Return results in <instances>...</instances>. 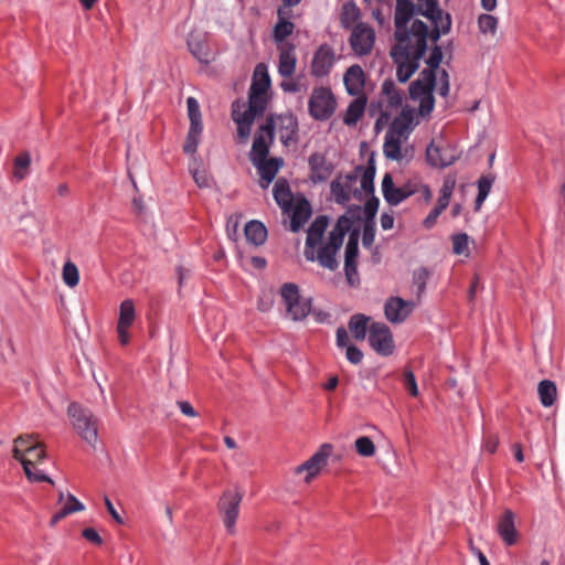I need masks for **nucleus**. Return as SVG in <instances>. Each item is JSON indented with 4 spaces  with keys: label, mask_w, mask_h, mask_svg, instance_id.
<instances>
[{
    "label": "nucleus",
    "mask_w": 565,
    "mask_h": 565,
    "mask_svg": "<svg viewBox=\"0 0 565 565\" xmlns=\"http://www.w3.org/2000/svg\"><path fill=\"white\" fill-rule=\"evenodd\" d=\"M394 24L396 43L390 54L397 79L406 83L419 67L427 40L437 42L450 32L451 17L444 13L437 0H396Z\"/></svg>",
    "instance_id": "f257e3e1"
},
{
    "label": "nucleus",
    "mask_w": 565,
    "mask_h": 565,
    "mask_svg": "<svg viewBox=\"0 0 565 565\" xmlns=\"http://www.w3.org/2000/svg\"><path fill=\"white\" fill-rule=\"evenodd\" d=\"M414 115L415 110L413 108L404 107L401 114L392 121L383 145V152L387 159L395 161L403 159L402 143L408 139L414 128Z\"/></svg>",
    "instance_id": "f03ea898"
},
{
    "label": "nucleus",
    "mask_w": 565,
    "mask_h": 565,
    "mask_svg": "<svg viewBox=\"0 0 565 565\" xmlns=\"http://www.w3.org/2000/svg\"><path fill=\"white\" fill-rule=\"evenodd\" d=\"M351 222L348 217L341 216L334 228L329 234L328 243L321 246L317 253L318 263L330 270H335L339 266L337 253L343 244L345 233L350 230Z\"/></svg>",
    "instance_id": "7ed1b4c3"
},
{
    "label": "nucleus",
    "mask_w": 565,
    "mask_h": 565,
    "mask_svg": "<svg viewBox=\"0 0 565 565\" xmlns=\"http://www.w3.org/2000/svg\"><path fill=\"white\" fill-rule=\"evenodd\" d=\"M67 414L72 418V425L77 434L87 444L95 446L97 441V423L88 408L82 407L78 403H71Z\"/></svg>",
    "instance_id": "20e7f679"
},
{
    "label": "nucleus",
    "mask_w": 565,
    "mask_h": 565,
    "mask_svg": "<svg viewBox=\"0 0 565 565\" xmlns=\"http://www.w3.org/2000/svg\"><path fill=\"white\" fill-rule=\"evenodd\" d=\"M279 294L288 318L300 321L308 317L311 311V301L301 298L299 287L296 284L285 282L280 287Z\"/></svg>",
    "instance_id": "39448f33"
},
{
    "label": "nucleus",
    "mask_w": 565,
    "mask_h": 565,
    "mask_svg": "<svg viewBox=\"0 0 565 565\" xmlns=\"http://www.w3.org/2000/svg\"><path fill=\"white\" fill-rule=\"evenodd\" d=\"M337 109V100L329 87L319 86L312 89L308 100L309 115L319 121L329 119Z\"/></svg>",
    "instance_id": "423d86ee"
},
{
    "label": "nucleus",
    "mask_w": 565,
    "mask_h": 565,
    "mask_svg": "<svg viewBox=\"0 0 565 565\" xmlns=\"http://www.w3.org/2000/svg\"><path fill=\"white\" fill-rule=\"evenodd\" d=\"M403 103V92L398 89L392 79H385L382 84L381 96L379 100L380 116L376 119L375 128L387 124L392 114L396 111Z\"/></svg>",
    "instance_id": "0eeeda50"
},
{
    "label": "nucleus",
    "mask_w": 565,
    "mask_h": 565,
    "mask_svg": "<svg viewBox=\"0 0 565 565\" xmlns=\"http://www.w3.org/2000/svg\"><path fill=\"white\" fill-rule=\"evenodd\" d=\"M243 492L238 489H227L217 502V510L228 533L235 532V523L239 514Z\"/></svg>",
    "instance_id": "6e6552de"
},
{
    "label": "nucleus",
    "mask_w": 565,
    "mask_h": 565,
    "mask_svg": "<svg viewBox=\"0 0 565 565\" xmlns=\"http://www.w3.org/2000/svg\"><path fill=\"white\" fill-rule=\"evenodd\" d=\"M188 117L190 120V127L188 130L186 139L183 145V151L186 154H194L201 141V135L203 131L202 114L200 104L194 97H188L186 99Z\"/></svg>",
    "instance_id": "1a4fd4ad"
},
{
    "label": "nucleus",
    "mask_w": 565,
    "mask_h": 565,
    "mask_svg": "<svg viewBox=\"0 0 565 565\" xmlns=\"http://www.w3.org/2000/svg\"><path fill=\"white\" fill-rule=\"evenodd\" d=\"M459 158L458 150L444 141L433 140L426 149L427 162L435 168H445Z\"/></svg>",
    "instance_id": "9d476101"
},
{
    "label": "nucleus",
    "mask_w": 565,
    "mask_h": 565,
    "mask_svg": "<svg viewBox=\"0 0 565 565\" xmlns=\"http://www.w3.org/2000/svg\"><path fill=\"white\" fill-rule=\"evenodd\" d=\"M415 186V180L407 181L403 185L396 186L390 173H385L382 180L383 196L390 205L394 206L416 194Z\"/></svg>",
    "instance_id": "9b49d317"
},
{
    "label": "nucleus",
    "mask_w": 565,
    "mask_h": 565,
    "mask_svg": "<svg viewBox=\"0 0 565 565\" xmlns=\"http://www.w3.org/2000/svg\"><path fill=\"white\" fill-rule=\"evenodd\" d=\"M369 342L374 351L387 356L394 351V341L390 328L383 322H373L369 328Z\"/></svg>",
    "instance_id": "f8f14e48"
},
{
    "label": "nucleus",
    "mask_w": 565,
    "mask_h": 565,
    "mask_svg": "<svg viewBox=\"0 0 565 565\" xmlns=\"http://www.w3.org/2000/svg\"><path fill=\"white\" fill-rule=\"evenodd\" d=\"M331 451L332 446L330 444H323L320 449L315 452L308 460L296 467L295 473L300 475L306 472L305 482L310 483L311 480L317 477L322 468L327 465Z\"/></svg>",
    "instance_id": "ddd939ff"
},
{
    "label": "nucleus",
    "mask_w": 565,
    "mask_h": 565,
    "mask_svg": "<svg viewBox=\"0 0 565 565\" xmlns=\"http://www.w3.org/2000/svg\"><path fill=\"white\" fill-rule=\"evenodd\" d=\"M375 42V31L366 23H358L351 32L350 44L353 52L360 56L369 54Z\"/></svg>",
    "instance_id": "4468645a"
},
{
    "label": "nucleus",
    "mask_w": 565,
    "mask_h": 565,
    "mask_svg": "<svg viewBox=\"0 0 565 565\" xmlns=\"http://www.w3.org/2000/svg\"><path fill=\"white\" fill-rule=\"evenodd\" d=\"M416 302L404 300L401 297H390L384 305L385 318L395 324L403 323L413 312Z\"/></svg>",
    "instance_id": "2eb2a0df"
},
{
    "label": "nucleus",
    "mask_w": 565,
    "mask_h": 565,
    "mask_svg": "<svg viewBox=\"0 0 565 565\" xmlns=\"http://www.w3.org/2000/svg\"><path fill=\"white\" fill-rule=\"evenodd\" d=\"M136 319L135 303L131 299H126L120 303L119 317L117 322V333L121 345H127L130 341L129 328Z\"/></svg>",
    "instance_id": "dca6fc26"
},
{
    "label": "nucleus",
    "mask_w": 565,
    "mask_h": 565,
    "mask_svg": "<svg viewBox=\"0 0 565 565\" xmlns=\"http://www.w3.org/2000/svg\"><path fill=\"white\" fill-rule=\"evenodd\" d=\"M274 128L275 124L273 119H268L267 122L260 126L259 131L256 134L252 151H250V160L253 163L258 160H265L268 156V145L265 137H268L269 140L274 137Z\"/></svg>",
    "instance_id": "f3484780"
},
{
    "label": "nucleus",
    "mask_w": 565,
    "mask_h": 565,
    "mask_svg": "<svg viewBox=\"0 0 565 565\" xmlns=\"http://www.w3.org/2000/svg\"><path fill=\"white\" fill-rule=\"evenodd\" d=\"M334 63V52L327 45H320L316 51L311 64V72L316 77H322L329 74Z\"/></svg>",
    "instance_id": "a211bd4d"
},
{
    "label": "nucleus",
    "mask_w": 565,
    "mask_h": 565,
    "mask_svg": "<svg viewBox=\"0 0 565 565\" xmlns=\"http://www.w3.org/2000/svg\"><path fill=\"white\" fill-rule=\"evenodd\" d=\"M356 180L355 174H347L344 177L340 175L331 182V194L337 203L344 204L350 201Z\"/></svg>",
    "instance_id": "6ab92c4d"
},
{
    "label": "nucleus",
    "mask_w": 565,
    "mask_h": 565,
    "mask_svg": "<svg viewBox=\"0 0 565 565\" xmlns=\"http://www.w3.org/2000/svg\"><path fill=\"white\" fill-rule=\"evenodd\" d=\"M436 74L433 70H423L419 77L409 85V96L413 100L434 92Z\"/></svg>",
    "instance_id": "aec40b11"
},
{
    "label": "nucleus",
    "mask_w": 565,
    "mask_h": 565,
    "mask_svg": "<svg viewBox=\"0 0 565 565\" xmlns=\"http://www.w3.org/2000/svg\"><path fill=\"white\" fill-rule=\"evenodd\" d=\"M309 167L311 171L310 179L315 182H323L328 180L333 172V164L329 162L321 153H312L309 157Z\"/></svg>",
    "instance_id": "412c9836"
},
{
    "label": "nucleus",
    "mask_w": 565,
    "mask_h": 565,
    "mask_svg": "<svg viewBox=\"0 0 565 565\" xmlns=\"http://www.w3.org/2000/svg\"><path fill=\"white\" fill-rule=\"evenodd\" d=\"M347 92L352 96L364 95L365 74L360 65L350 66L343 76Z\"/></svg>",
    "instance_id": "4be33fe9"
},
{
    "label": "nucleus",
    "mask_w": 565,
    "mask_h": 565,
    "mask_svg": "<svg viewBox=\"0 0 565 565\" xmlns=\"http://www.w3.org/2000/svg\"><path fill=\"white\" fill-rule=\"evenodd\" d=\"M514 513L511 510H505L499 519L497 531L502 541L511 546L518 541L519 533L515 529Z\"/></svg>",
    "instance_id": "5701e85b"
},
{
    "label": "nucleus",
    "mask_w": 565,
    "mask_h": 565,
    "mask_svg": "<svg viewBox=\"0 0 565 565\" xmlns=\"http://www.w3.org/2000/svg\"><path fill=\"white\" fill-rule=\"evenodd\" d=\"M297 65V57L295 46L290 43H285L279 47L278 73L284 78H289L294 75Z\"/></svg>",
    "instance_id": "b1692460"
},
{
    "label": "nucleus",
    "mask_w": 565,
    "mask_h": 565,
    "mask_svg": "<svg viewBox=\"0 0 565 565\" xmlns=\"http://www.w3.org/2000/svg\"><path fill=\"white\" fill-rule=\"evenodd\" d=\"M253 164L257 168L260 175V188L267 189L278 173V170L282 164V160L278 158H270L255 161Z\"/></svg>",
    "instance_id": "393cba45"
},
{
    "label": "nucleus",
    "mask_w": 565,
    "mask_h": 565,
    "mask_svg": "<svg viewBox=\"0 0 565 565\" xmlns=\"http://www.w3.org/2000/svg\"><path fill=\"white\" fill-rule=\"evenodd\" d=\"M290 231L298 232L312 214L311 205L305 198L298 199L290 211Z\"/></svg>",
    "instance_id": "a878e982"
},
{
    "label": "nucleus",
    "mask_w": 565,
    "mask_h": 565,
    "mask_svg": "<svg viewBox=\"0 0 565 565\" xmlns=\"http://www.w3.org/2000/svg\"><path fill=\"white\" fill-rule=\"evenodd\" d=\"M273 194L282 213L289 214L294 204V195L288 181L279 178L274 185Z\"/></svg>",
    "instance_id": "bb28decb"
},
{
    "label": "nucleus",
    "mask_w": 565,
    "mask_h": 565,
    "mask_svg": "<svg viewBox=\"0 0 565 565\" xmlns=\"http://www.w3.org/2000/svg\"><path fill=\"white\" fill-rule=\"evenodd\" d=\"M290 10L279 8L277 11L278 22L276 23L273 32V38L276 43H282L295 30V24L288 20Z\"/></svg>",
    "instance_id": "cd10ccee"
},
{
    "label": "nucleus",
    "mask_w": 565,
    "mask_h": 565,
    "mask_svg": "<svg viewBox=\"0 0 565 565\" xmlns=\"http://www.w3.org/2000/svg\"><path fill=\"white\" fill-rule=\"evenodd\" d=\"M367 98L365 95H361L353 99L343 116V122L348 126H354L362 118L365 107H366Z\"/></svg>",
    "instance_id": "c85d7f7f"
},
{
    "label": "nucleus",
    "mask_w": 565,
    "mask_h": 565,
    "mask_svg": "<svg viewBox=\"0 0 565 565\" xmlns=\"http://www.w3.org/2000/svg\"><path fill=\"white\" fill-rule=\"evenodd\" d=\"M329 220L324 215L318 216L307 232L306 245L318 246L321 243L322 236L328 227Z\"/></svg>",
    "instance_id": "c756f323"
},
{
    "label": "nucleus",
    "mask_w": 565,
    "mask_h": 565,
    "mask_svg": "<svg viewBox=\"0 0 565 565\" xmlns=\"http://www.w3.org/2000/svg\"><path fill=\"white\" fill-rule=\"evenodd\" d=\"M270 86V78L264 64H258L255 68L253 82L249 87L250 94H267Z\"/></svg>",
    "instance_id": "7c9ffc66"
},
{
    "label": "nucleus",
    "mask_w": 565,
    "mask_h": 565,
    "mask_svg": "<svg viewBox=\"0 0 565 565\" xmlns=\"http://www.w3.org/2000/svg\"><path fill=\"white\" fill-rule=\"evenodd\" d=\"M85 509L84 504L72 493H68L66 497V503L64 507L57 511L51 519L50 525L55 526L61 520L66 518L67 515L83 511Z\"/></svg>",
    "instance_id": "2f4dec72"
},
{
    "label": "nucleus",
    "mask_w": 565,
    "mask_h": 565,
    "mask_svg": "<svg viewBox=\"0 0 565 565\" xmlns=\"http://www.w3.org/2000/svg\"><path fill=\"white\" fill-rule=\"evenodd\" d=\"M246 239L255 246L263 245L267 238V230L259 221H249L244 228Z\"/></svg>",
    "instance_id": "473e14b6"
},
{
    "label": "nucleus",
    "mask_w": 565,
    "mask_h": 565,
    "mask_svg": "<svg viewBox=\"0 0 565 565\" xmlns=\"http://www.w3.org/2000/svg\"><path fill=\"white\" fill-rule=\"evenodd\" d=\"M370 322V318L363 313H355L349 320V330L352 333L353 338L358 341H362L366 337V331L370 327H367Z\"/></svg>",
    "instance_id": "72a5a7b5"
},
{
    "label": "nucleus",
    "mask_w": 565,
    "mask_h": 565,
    "mask_svg": "<svg viewBox=\"0 0 565 565\" xmlns=\"http://www.w3.org/2000/svg\"><path fill=\"white\" fill-rule=\"evenodd\" d=\"M537 393L540 402L544 407H551L557 395V388L553 381L543 380L539 383Z\"/></svg>",
    "instance_id": "f704fd0d"
},
{
    "label": "nucleus",
    "mask_w": 565,
    "mask_h": 565,
    "mask_svg": "<svg viewBox=\"0 0 565 565\" xmlns=\"http://www.w3.org/2000/svg\"><path fill=\"white\" fill-rule=\"evenodd\" d=\"M279 119V134L284 143L295 139L297 121L292 116H281Z\"/></svg>",
    "instance_id": "c9c22d12"
},
{
    "label": "nucleus",
    "mask_w": 565,
    "mask_h": 565,
    "mask_svg": "<svg viewBox=\"0 0 565 565\" xmlns=\"http://www.w3.org/2000/svg\"><path fill=\"white\" fill-rule=\"evenodd\" d=\"M31 166V154L28 151L21 152L13 161V178L22 181L29 173Z\"/></svg>",
    "instance_id": "e433bc0d"
},
{
    "label": "nucleus",
    "mask_w": 565,
    "mask_h": 565,
    "mask_svg": "<svg viewBox=\"0 0 565 565\" xmlns=\"http://www.w3.org/2000/svg\"><path fill=\"white\" fill-rule=\"evenodd\" d=\"M456 185V181L452 178H447L444 180V183L439 190V196L437 200L436 209L444 212L449 205L454 189Z\"/></svg>",
    "instance_id": "4c0bfd02"
},
{
    "label": "nucleus",
    "mask_w": 565,
    "mask_h": 565,
    "mask_svg": "<svg viewBox=\"0 0 565 565\" xmlns=\"http://www.w3.org/2000/svg\"><path fill=\"white\" fill-rule=\"evenodd\" d=\"M494 182V178L492 175H482L478 181V195L475 202L476 211L480 210L484 200L489 195L492 184Z\"/></svg>",
    "instance_id": "58836bf2"
},
{
    "label": "nucleus",
    "mask_w": 565,
    "mask_h": 565,
    "mask_svg": "<svg viewBox=\"0 0 565 565\" xmlns=\"http://www.w3.org/2000/svg\"><path fill=\"white\" fill-rule=\"evenodd\" d=\"M247 113H250L253 117L255 118L258 115H262L267 106V94H250L249 93V99L247 105Z\"/></svg>",
    "instance_id": "ea45409f"
},
{
    "label": "nucleus",
    "mask_w": 565,
    "mask_h": 565,
    "mask_svg": "<svg viewBox=\"0 0 565 565\" xmlns=\"http://www.w3.org/2000/svg\"><path fill=\"white\" fill-rule=\"evenodd\" d=\"M359 256V235L353 232L349 236V241L345 246L344 263L358 264Z\"/></svg>",
    "instance_id": "a19ab883"
},
{
    "label": "nucleus",
    "mask_w": 565,
    "mask_h": 565,
    "mask_svg": "<svg viewBox=\"0 0 565 565\" xmlns=\"http://www.w3.org/2000/svg\"><path fill=\"white\" fill-rule=\"evenodd\" d=\"M63 280L68 287H75L79 282V273L76 265L72 262H66L63 266Z\"/></svg>",
    "instance_id": "79ce46f5"
},
{
    "label": "nucleus",
    "mask_w": 565,
    "mask_h": 565,
    "mask_svg": "<svg viewBox=\"0 0 565 565\" xmlns=\"http://www.w3.org/2000/svg\"><path fill=\"white\" fill-rule=\"evenodd\" d=\"M247 105L244 102L235 100L232 104V119L235 122H244L248 120H254V117L250 113H247Z\"/></svg>",
    "instance_id": "37998d69"
},
{
    "label": "nucleus",
    "mask_w": 565,
    "mask_h": 565,
    "mask_svg": "<svg viewBox=\"0 0 565 565\" xmlns=\"http://www.w3.org/2000/svg\"><path fill=\"white\" fill-rule=\"evenodd\" d=\"M355 450L362 457H372L375 454V445L367 436L359 437L355 443Z\"/></svg>",
    "instance_id": "c03bdc74"
},
{
    "label": "nucleus",
    "mask_w": 565,
    "mask_h": 565,
    "mask_svg": "<svg viewBox=\"0 0 565 565\" xmlns=\"http://www.w3.org/2000/svg\"><path fill=\"white\" fill-rule=\"evenodd\" d=\"M452 250L456 255L469 256V236L466 233L452 236Z\"/></svg>",
    "instance_id": "a18cd8bd"
},
{
    "label": "nucleus",
    "mask_w": 565,
    "mask_h": 565,
    "mask_svg": "<svg viewBox=\"0 0 565 565\" xmlns=\"http://www.w3.org/2000/svg\"><path fill=\"white\" fill-rule=\"evenodd\" d=\"M189 49L191 53L202 63H209L210 62V52L206 45H204L201 42L196 41H189L188 42Z\"/></svg>",
    "instance_id": "49530a36"
},
{
    "label": "nucleus",
    "mask_w": 565,
    "mask_h": 565,
    "mask_svg": "<svg viewBox=\"0 0 565 565\" xmlns=\"http://www.w3.org/2000/svg\"><path fill=\"white\" fill-rule=\"evenodd\" d=\"M374 177H375V167L369 166L363 169V174L361 178V188L366 193H373L374 191Z\"/></svg>",
    "instance_id": "de8ad7c7"
},
{
    "label": "nucleus",
    "mask_w": 565,
    "mask_h": 565,
    "mask_svg": "<svg viewBox=\"0 0 565 565\" xmlns=\"http://www.w3.org/2000/svg\"><path fill=\"white\" fill-rule=\"evenodd\" d=\"M498 21L493 15L490 14H481L478 19V26L480 32L482 33H491L494 34L497 30Z\"/></svg>",
    "instance_id": "09e8293b"
},
{
    "label": "nucleus",
    "mask_w": 565,
    "mask_h": 565,
    "mask_svg": "<svg viewBox=\"0 0 565 565\" xmlns=\"http://www.w3.org/2000/svg\"><path fill=\"white\" fill-rule=\"evenodd\" d=\"M428 270L426 268H419L414 271L413 281L417 286V297L420 298L422 294L425 291L426 282L428 279Z\"/></svg>",
    "instance_id": "8fccbe9b"
},
{
    "label": "nucleus",
    "mask_w": 565,
    "mask_h": 565,
    "mask_svg": "<svg viewBox=\"0 0 565 565\" xmlns=\"http://www.w3.org/2000/svg\"><path fill=\"white\" fill-rule=\"evenodd\" d=\"M344 274L348 284L351 287H358L360 285V276L358 273V264L344 263Z\"/></svg>",
    "instance_id": "3c124183"
},
{
    "label": "nucleus",
    "mask_w": 565,
    "mask_h": 565,
    "mask_svg": "<svg viewBox=\"0 0 565 565\" xmlns=\"http://www.w3.org/2000/svg\"><path fill=\"white\" fill-rule=\"evenodd\" d=\"M416 102L419 103L418 113L420 116H428L433 111L435 105L433 93L426 94V96L418 98Z\"/></svg>",
    "instance_id": "603ef678"
},
{
    "label": "nucleus",
    "mask_w": 565,
    "mask_h": 565,
    "mask_svg": "<svg viewBox=\"0 0 565 565\" xmlns=\"http://www.w3.org/2000/svg\"><path fill=\"white\" fill-rule=\"evenodd\" d=\"M375 239V224L374 222H365L363 227L362 244L364 247L370 248Z\"/></svg>",
    "instance_id": "864d4df0"
},
{
    "label": "nucleus",
    "mask_w": 565,
    "mask_h": 565,
    "mask_svg": "<svg viewBox=\"0 0 565 565\" xmlns=\"http://www.w3.org/2000/svg\"><path fill=\"white\" fill-rule=\"evenodd\" d=\"M441 60H443L441 47L439 45H435L431 49V53H430L429 57L426 61V63L428 65L427 70H433V72L435 73V71L439 67V64L441 63Z\"/></svg>",
    "instance_id": "5fc2aeb1"
},
{
    "label": "nucleus",
    "mask_w": 565,
    "mask_h": 565,
    "mask_svg": "<svg viewBox=\"0 0 565 565\" xmlns=\"http://www.w3.org/2000/svg\"><path fill=\"white\" fill-rule=\"evenodd\" d=\"M404 385L413 397L418 396L417 382L414 373L411 370L404 371Z\"/></svg>",
    "instance_id": "6e6d98bb"
},
{
    "label": "nucleus",
    "mask_w": 565,
    "mask_h": 565,
    "mask_svg": "<svg viewBox=\"0 0 565 565\" xmlns=\"http://www.w3.org/2000/svg\"><path fill=\"white\" fill-rule=\"evenodd\" d=\"M380 201L377 198H372L364 204L365 222H374L379 209Z\"/></svg>",
    "instance_id": "4d7b16f0"
},
{
    "label": "nucleus",
    "mask_w": 565,
    "mask_h": 565,
    "mask_svg": "<svg viewBox=\"0 0 565 565\" xmlns=\"http://www.w3.org/2000/svg\"><path fill=\"white\" fill-rule=\"evenodd\" d=\"M359 17V9L354 3H345L343 6L342 12V22L347 24L348 22H353Z\"/></svg>",
    "instance_id": "13d9d810"
},
{
    "label": "nucleus",
    "mask_w": 565,
    "mask_h": 565,
    "mask_svg": "<svg viewBox=\"0 0 565 565\" xmlns=\"http://www.w3.org/2000/svg\"><path fill=\"white\" fill-rule=\"evenodd\" d=\"M25 452L32 456L33 462L42 461L46 457V451L42 443H36L35 445L26 447Z\"/></svg>",
    "instance_id": "bf43d9fd"
},
{
    "label": "nucleus",
    "mask_w": 565,
    "mask_h": 565,
    "mask_svg": "<svg viewBox=\"0 0 565 565\" xmlns=\"http://www.w3.org/2000/svg\"><path fill=\"white\" fill-rule=\"evenodd\" d=\"M345 356L352 364H360L363 360L362 351L355 345L347 347Z\"/></svg>",
    "instance_id": "052dcab7"
},
{
    "label": "nucleus",
    "mask_w": 565,
    "mask_h": 565,
    "mask_svg": "<svg viewBox=\"0 0 565 565\" xmlns=\"http://www.w3.org/2000/svg\"><path fill=\"white\" fill-rule=\"evenodd\" d=\"M190 173L192 174V178L194 180V182L200 186V188H205V186H209V179L205 174L204 171H200L198 168H195L194 166H190Z\"/></svg>",
    "instance_id": "680f3d73"
},
{
    "label": "nucleus",
    "mask_w": 565,
    "mask_h": 565,
    "mask_svg": "<svg viewBox=\"0 0 565 565\" xmlns=\"http://www.w3.org/2000/svg\"><path fill=\"white\" fill-rule=\"evenodd\" d=\"M82 536L95 545H102L103 539L93 527H86L82 531Z\"/></svg>",
    "instance_id": "e2e57ef3"
},
{
    "label": "nucleus",
    "mask_w": 565,
    "mask_h": 565,
    "mask_svg": "<svg viewBox=\"0 0 565 565\" xmlns=\"http://www.w3.org/2000/svg\"><path fill=\"white\" fill-rule=\"evenodd\" d=\"M415 184H416V186H415L416 194L419 193L420 198L424 200V202L429 203L433 198V193H431V190L429 189V186L419 181H415Z\"/></svg>",
    "instance_id": "0e129e2a"
},
{
    "label": "nucleus",
    "mask_w": 565,
    "mask_h": 565,
    "mask_svg": "<svg viewBox=\"0 0 565 565\" xmlns=\"http://www.w3.org/2000/svg\"><path fill=\"white\" fill-rule=\"evenodd\" d=\"M443 212L436 207H434L430 213L424 218L423 226L426 230H430L435 226L437 218Z\"/></svg>",
    "instance_id": "69168bd1"
},
{
    "label": "nucleus",
    "mask_w": 565,
    "mask_h": 565,
    "mask_svg": "<svg viewBox=\"0 0 565 565\" xmlns=\"http://www.w3.org/2000/svg\"><path fill=\"white\" fill-rule=\"evenodd\" d=\"M104 502H105V505H106V509H107L108 513L111 515L114 521L116 523H118V524H122L124 520L121 519V516L119 515V513L115 509V507H114L113 502L110 501V499L105 495Z\"/></svg>",
    "instance_id": "338daca9"
},
{
    "label": "nucleus",
    "mask_w": 565,
    "mask_h": 565,
    "mask_svg": "<svg viewBox=\"0 0 565 565\" xmlns=\"http://www.w3.org/2000/svg\"><path fill=\"white\" fill-rule=\"evenodd\" d=\"M337 345L345 349L349 347V334L343 327L337 329Z\"/></svg>",
    "instance_id": "774afa93"
}]
</instances>
